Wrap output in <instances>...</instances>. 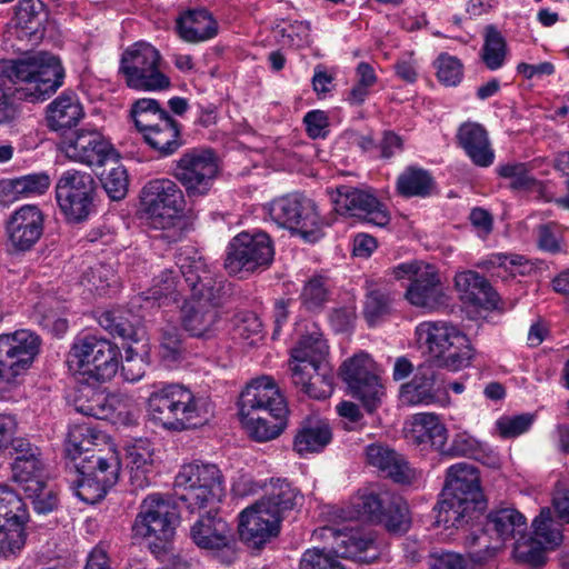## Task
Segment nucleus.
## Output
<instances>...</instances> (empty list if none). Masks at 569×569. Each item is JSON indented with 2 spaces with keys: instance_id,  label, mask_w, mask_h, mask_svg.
Wrapping results in <instances>:
<instances>
[{
  "instance_id": "nucleus-52",
  "label": "nucleus",
  "mask_w": 569,
  "mask_h": 569,
  "mask_svg": "<svg viewBox=\"0 0 569 569\" xmlns=\"http://www.w3.org/2000/svg\"><path fill=\"white\" fill-rule=\"evenodd\" d=\"M333 391V376L327 361L316 363L313 372L308 376V387L305 393L315 399H326Z\"/></svg>"
},
{
  "instance_id": "nucleus-2",
  "label": "nucleus",
  "mask_w": 569,
  "mask_h": 569,
  "mask_svg": "<svg viewBox=\"0 0 569 569\" xmlns=\"http://www.w3.org/2000/svg\"><path fill=\"white\" fill-rule=\"evenodd\" d=\"M176 264L190 291L180 307L181 329L191 338L210 339L221 321L227 283L216 276L193 248L180 250Z\"/></svg>"
},
{
  "instance_id": "nucleus-42",
  "label": "nucleus",
  "mask_w": 569,
  "mask_h": 569,
  "mask_svg": "<svg viewBox=\"0 0 569 569\" xmlns=\"http://www.w3.org/2000/svg\"><path fill=\"white\" fill-rule=\"evenodd\" d=\"M130 116L139 132L144 136L159 122L169 119L171 116L162 109L156 99L142 98L134 101L131 106Z\"/></svg>"
},
{
  "instance_id": "nucleus-22",
  "label": "nucleus",
  "mask_w": 569,
  "mask_h": 569,
  "mask_svg": "<svg viewBox=\"0 0 569 569\" xmlns=\"http://www.w3.org/2000/svg\"><path fill=\"white\" fill-rule=\"evenodd\" d=\"M320 535L326 540H331V549L336 557L350 558L366 563L377 558L376 541L370 531L360 528L323 527Z\"/></svg>"
},
{
  "instance_id": "nucleus-26",
  "label": "nucleus",
  "mask_w": 569,
  "mask_h": 569,
  "mask_svg": "<svg viewBox=\"0 0 569 569\" xmlns=\"http://www.w3.org/2000/svg\"><path fill=\"white\" fill-rule=\"evenodd\" d=\"M280 521L263 511L259 503L246 508L239 516L241 540L252 549L262 548L280 530Z\"/></svg>"
},
{
  "instance_id": "nucleus-47",
  "label": "nucleus",
  "mask_w": 569,
  "mask_h": 569,
  "mask_svg": "<svg viewBox=\"0 0 569 569\" xmlns=\"http://www.w3.org/2000/svg\"><path fill=\"white\" fill-rule=\"evenodd\" d=\"M392 311V298L390 293L379 287L370 288L367 291L363 316L369 323L373 327L382 321Z\"/></svg>"
},
{
  "instance_id": "nucleus-64",
  "label": "nucleus",
  "mask_w": 569,
  "mask_h": 569,
  "mask_svg": "<svg viewBox=\"0 0 569 569\" xmlns=\"http://www.w3.org/2000/svg\"><path fill=\"white\" fill-rule=\"evenodd\" d=\"M429 566L431 569H477L462 555L456 552L432 553Z\"/></svg>"
},
{
  "instance_id": "nucleus-4",
  "label": "nucleus",
  "mask_w": 569,
  "mask_h": 569,
  "mask_svg": "<svg viewBox=\"0 0 569 569\" xmlns=\"http://www.w3.org/2000/svg\"><path fill=\"white\" fill-rule=\"evenodd\" d=\"M151 419L163 428L182 431L203 426L213 413L209 398L179 383H160L148 397Z\"/></svg>"
},
{
  "instance_id": "nucleus-41",
  "label": "nucleus",
  "mask_w": 569,
  "mask_h": 569,
  "mask_svg": "<svg viewBox=\"0 0 569 569\" xmlns=\"http://www.w3.org/2000/svg\"><path fill=\"white\" fill-rule=\"evenodd\" d=\"M250 436L260 442L277 438L287 426L288 413L270 412L240 416Z\"/></svg>"
},
{
  "instance_id": "nucleus-53",
  "label": "nucleus",
  "mask_w": 569,
  "mask_h": 569,
  "mask_svg": "<svg viewBox=\"0 0 569 569\" xmlns=\"http://www.w3.org/2000/svg\"><path fill=\"white\" fill-rule=\"evenodd\" d=\"M22 492L31 501L32 508L38 515L51 513L60 505L57 491L48 485L47 479L32 486V491L24 489Z\"/></svg>"
},
{
  "instance_id": "nucleus-57",
  "label": "nucleus",
  "mask_w": 569,
  "mask_h": 569,
  "mask_svg": "<svg viewBox=\"0 0 569 569\" xmlns=\"http://www.w3.org/2000/svg\"><path fill=\"white\" fill-rule=\"evenodd\" d=\"M99 325L112 336L122 339H133L136 336L134 326L124 317L122 310H108L100 315Z\"/></svg>"
},
{
  "instance_id": "nucleus-36",
  "label": "nucleus",
  "mask_w": 569,
  "mask_h": 569,
  "mask_svg": "<svg viewBox=\"0 0 569 569\" xmlns=\"http://www.w3.org/2000/svg\"><path fill=\"white\" fill-rule=\"evenodd\" d=\"M332 439V431L326 420L317 417L305 418L295 436L293 450L305 456L323 450Z\"/></svg>"
},
{
  "instance_id": "nucleus-43",
  "label": "nucleus",
  "mask_w": 569,
  "mask_h": 569,
  "mask_svg": "<svg viewBox=\"0 0 569 569\" xmlns=\"http://www.w3.org/2000/svg\"><path fill=\"white\" fill-rule=\"evenodd\" d=\"M96 439L97 435L87 426H76L69 431L66 453L72 465L88 459L91 453L101 455L100 450L93 448Z\"/></svg>"
},
{
  "instance_id": "nucleus-45",
  "label": "nucleus",
  "mask_w": 569,
  "mask_h": 569,
  "mask_svg": "<svg viewBox=\"0 0 569 569\" xmlns=\"http://www.w3.org/2000/svg\"><path fill=\"white\" fill-rule=\"evenodd\" d=\"M332 283L329 278L315 276L303 286L300 299L302 306L309 311H319L330 300Z\"/></svg>"
},
{
  "instance_id": "nucleus-29",
  "label": "nucleus",
  "mask_w": 569,
  "mask_h": 569,
  "mask_svg": "<svg viewBox=\"0 0 569 569\" xmlns=\"http://www.w3.org/2000/svg\"><path fill=\"white\" fill-rule=\"evenodd\" d=\"M178 36L188 43H199L218 34V22L207 9H188L176 19Z\"/></svg>"
},
{
  "instance_id": "nucleus-63",
  "label": "nucleus",
  "mask_w": 569,
  "mask_h": 569,
  "mask_svg": "<svg viewBox=\"0 0 569 569\" xmlns=\"http://www.w3.org/2000/svg\"><path fill=\"white\" fill-rule=\"evenodd\" d=\"M437 76L440 82L446 86H457L462 78V64L448 53H441L437 59Z\"/></svg>"
},
{
  "instance_id": "nucleus-18",
  "label": "nucleus",
  "mask_w": 569,
  "mask_h": 569,
  "mask_svg": "<svg viewBox=\"0 0 569 569\" xmlns=\"http://www.w3.org/2000/svg\"><path fill=\"white\" fill-rule=\"evenodd\" d=\"M397 279L407 278L410 284L406 298L410 303L436 309L443 303V292L437 269L422 261L406 262L393 269Z\"/></svg>"
},
{
  "instance_id": "nucleus-25",
  "label": "nucleus",
  "mask_w": 569,
  "mask_h": 569,
  "mask_svg": "<svg viewBox=\"0 0 569 569\" xmlns=\"http://www.w3.org/2000/svg\"><path fill=\"white\" fill-rule=\"evenodd\" d=\"M431 362L420 365L411 381L400 388V400L403 405H430L438 400V395L447 387L442 375Z\"/></svg>"
},
{
  "instance_id": "nucleus-8",
  "label": "nucleus",
  "mask_w": 569,
  "mask_h": 569,
  "mask_svg": "<svg viewBox=\"0 0 569 569\" xmlns=\"http://www.w3.org/2000/svg\"><path fill=\"white\" fill-rule=\"evenodd\" d=\"M351 508L346 518L381 523L389 532H405L410 525L407 502L390 490L362 493L352 501Z\"/></svg>"
},
{
  "instance_id": "nucleus-12",
  "label": "nucleus",
  "mask_w": 569,
  "mask_h": 569,
  "mask_svg": "<svg viewBox=\"0 0 569 569\" xmlns=\"http://www.w3.org/2000/svg\"><path fill=\"white\" fill-rule=\"evenodd\" d=\"M161 56L151 44L138 42L123 51L119 71L134 90L158 91L170 87V79L159 69Z\"/></svg>"
},
{
  "instance_id": "nucleus-11",
  "label": "nucleus",
  "mask_w": 569,
  "mask_h": 569,
  "mask_svg": "<svg viewBox=\"0 0 569 569\" xmlns=\"http://www.w3.org/2000/svg\"><path fill=\"white\" fill-rule=\"evenodd\" d=\"M339 376L347 386V392L361 402L367 412H375L386 396L375 360L366 352H359L346 359Z\"/></svg>"
},
{
  "instance_id": "nucleus-51",
  "label": "nucleus",
  "mask_w": 569,
  "mask_h": 569,
  "mask_svg": "<svg viewBox=\"0 0 569 569\" xmlns=\"http://www.w3.org/2000/svg\"><path fill=\"white\" fill-rule=\"evenodd\" d=\"M327 350L328 346L322 339V335L315 327L308 335L301 336L291 351V358L292 360H313L312 362L326 361Z\"/></svg>"
},
{
  "instance_id": "nucleus-33",
  "label": "nucleus",
  "mask_w": 569,
  "mask_h": 569,
  "mask_svg": "<svg viewBox=\"0 0 569 569\" xmlns=\"http://www.w3.org/2000/svg\"><path fill=\"white\" fill-rule=\"evenodd\" d=\"M211 490L197 486H174V507L181 518L191 520L196 513L206 510H218V506L224 495L214 493Z\"/></svg>"
},
{
  "instance_id": "nucleus-32",
  "label": "nucleus",
  "mask_w": 569,
  "mask_h": 569,
  "mask_svg": "<svg viewBox=\"0 0 569 569\" xmlns=\"http://www.w3.org/2000/svg\"><path fill=\"white\" fill-rule=\"evenodd\" d=\"M408 441L422 449L443 450L448 431L436 413L423 412L413 416L410 429L406 433Z\"/></svg>"
},
{
  "instance_id": "nucleus-50",
  "label": "nucleus",
  "mask_w": 569,
  "mask_h": 569,
  "mask_svg": "<svg viewBox=\"0 0 569 569\" xmlns=\"http://www.w3.org/2000/svg\"><path fill=\"white\" fill-rule=\"evenodd\" d=\"M28 519H10L0 523V556L8 558L22 549L26 542L24 525Z\"/></svg>"
},
{
  "instance_id": "nucleus-6",
  "label": "nucleus",
  "mask_w": 569,
  "mask_h": 569,
  "mask_svg": "<svg viewBox=\"0 0 569 569\" xmlns=\"http://www.w3.org/2000/svg\"><path fill=\"white\" fill-rule=\"evenodd\" d=\"M120 357V349L117 345L94 335H86L73 341L68 362L87 377V381L101 383L116 376Z\"/></svg>"
},
{
  "instance_id": "nucleus-14",
  "label": "nucleus",
  "mask_w": 569,
  "mask_h": 569,
  "mask_svg": "<svg viewBox=\"0 0 569 569\" xmlns=\"http://www.w3.org/2000/svg\"><path fill=\"white\" fill-rule=\"evenodd\" d=\"M172 174L189 198L203 197L209 193L218 178V157L211 149L192 148L174 161Z\"/></svg>"
},
{
  "instance_id": "nucleus-13",
  "label": "nucleus",
  "mask_w": 569,
  "mask_h": 569,
  "mask_svg": "<svg viewBox=\"0 0 569 569\" xmlns=\"http://www.w3.org/2000/svg\"><path fill=\"white\" fill-rule=\"evenodd\" d=\"M40 336L28 329L0 335V383L16 385L40 353Z\"/></svg>"
},
{
  "instance_id": "nucleus-23",
  "label": "nucleus",
  "mask_w": 569,
  "mask_h": 569,
  "mask_svg": "<svg viewBox=\"0 0 569 569\" xmlns=\"http://www.w3.org/2000/svg\"><path fill=\"white\" fill-rule=\"evenodd\" d=\"M280 412L288 413L284 398L274 381L267 376L252 380L247 385L239 398V415Z\"/></svg>"
},
{
  "instance_id": "nucleus-15",
  "label": "nucleus",
  "mask_w": 569,
  "mask_h": 569,
  "mask_svg": "<svg viewBox=\"0 0 569 569\" xmlns=\"http://www.w3.org/2000/svg\"><path fill=\"white\" fill-rule=\"evenodd\" d=\"M180 517L174 503L159 493L149 495L140 505L132 525L137 538H154L152 542L169 543Z\"/></svg>"
},
{
  "instance_id": "nucleus-1",
  "label": "nucleus",
  "mask_w": 569,
  "mask_h": 569,
  "mask_svg": "<svg viewBox=\"0 0 569 569\" xmlns=\"http://www.w3.org/2000/svg\"><path fill=\"white\" fill-rule=\"evenodd\" d=\"M487 499L475 466L459 462L447 469L445 487L438 502L437 523L446 529L471 527L465 543L476 563L493 558L507 540L525 539L527 521L515 508H502L485 516Z\"/></svg>"
},
{
  "instance_id": "nucleus-55",
  "label": "nucleus",
  "mask_w": 569,
  "mask_h": 569,
  "mask_svg": "<svg viewBox=\"0 0 569 569\" xmlns=\"http://www.w3.org/2000/svg\"><path fill=\"white\" fill-rule=\"evenodd\" d=\"M10 519H29L21 497L7 483H0V523Z\"/></svg>"
},
{
  "instance_id": "nucleus-3",
  "label": "nucleus",
  "mask_w": 569,
  "mask_h": 569,
  "mask_svg": "<svg viewBox=\"0 0 569 569\" xmlns=\"http://www.w3.org/2000/svg\"><path fill=\"white\" fill-rule=\"evenodd\" d=\"M64 77L60 59L47 51L0 60V124L18 117L14 99L43 101L63 84Z\"/></svg>"
},
{
  "instance_id": "nucleus-39",
  "label": "nucleus",
  "mask_w": 569,
  "mask_h": 569,
  "mask_svg": "<svg viewBox=\"0 0 569 569\" xmlns=\"http://www.w3.org/2000/svg\"><path fill=\"white\" fill-rule=\"evenodd\" d=\"M143 139L161 158L172 156L184 143L180 124L172 117L159 122L156 128L143 136Z\"/></svg>"
},
{
  "instance_id": "nucleus-7",
  "label": "nucleus",
  "mask_w": 569,
  "mask_h": 569,
  "mask_svg": "<svg viewBox=\"0 0 569 569\" xmlns=\"http://www.w3.org/2000/svg\"><path fill=\"white\" fill-rule=\"evenodd\" d=\"M70 472L74 479L70 480L73 493L86 503H96L104 498L108 490L113 487L120 473V461L114 452L107 456L94 455L77 465H72Z\"/></svg>"
},
{
  "instance_id": "nucleus-35",
  "label": "nucleus",
  "mask_w": 569,
  "mask_h": 569,
  "mask_svg": "<svg viewBox=\"0 0 569 569\" xmlns=\"http://www.w3.org/2000/svg\"><path fill=\"white\" fill-rule=\"evenodd\" d=\"M366 455L370 466L377 468L385 477L392 479L395 482L405 485L412 480V470L397 451L380 445H370Z\"/></svg>"
},
{
  "instance_id": "nucleus-49",
  "label": "nucleus",
  "mask_w": 569,
  "mask_h": 569,
  "mask_svg": "<svg viewBox=\"0 0 569 569\" xmlns=\"http://www.w3.org/2000/svg\"><path fill=\"white\" fill-rule=\"evenodd\" d=\"M41 0H19L14 12L16 26L29 34L36 33L46 20Z\"/></svg>"
},
{
  "instance_id": "nucleus-60",
  "label": "nucleus",
  "mask_w": 569,
  "mask_h": 569,
  "mask_svg": "<svg viewBox=\"0 0 569 569\" xmlns=\"http://www.w3.org/2000/svg\"><path fill=\"white\" fill-rule=\"evenodd\" d=\"M92 393L91 399L83 401L82 397H78L74 401L76 410L84 416L93 417L96 419H107L112 413L113 408L108 403V399L103 393L94 392L89 389Z\"/></svg>"
},
{
  "instance_id": "nucleus-16",
  "label": "nucleus",
  "mask_w": 569,
  "mask_h": 569,
  "mask_svg": "<svg viewBox=\"0 0 569 569\" xmlns=\"http://www.w3.org/2000/svg\"><path fill=\"white\" fill-rule=\"evenodd\" d=\"M140 206L154 226L164 229L180 217L184 209V196L173 180L156 178L142 187Z\"/></svg>"
},
{
  "instance_id": "nucleus-37",
  "label": "nucleus",
  "mask_w": 569,
  "mask_h": 569,
  "mask_svg": "<svg viewBox=\"0 0 569 569\" xmlns=\"http://www.w3.org/2000/svg\"><path fill=\"white\" fill-rule=\"evenodd\" d=\"M127 466L130 482L134 489H143L151 483L153 475V449L147 440H138L127 448Z\"/></svg>"
},
{
  "instance_id": "nucleus-40",
  "label": "nucleus",
  "mask_w": 569,
  "mask_h": 569,
  "mask_svg": "<svg viewBox=\"0 0 569 569\" xmlns=\"http://www.w3.org/2000/svg\"><path fill=\"white\" fill-rule=\"evenodd\" d=\"M179 273L181 272L179 271ZM186 288L188 287L183 277L179 279L174 270L167 269L154 278L153 286L148 291L141 293V299L144 301L153 300L158 306L169 305L178 302Z\"/></svg>"
},
{
  "instance_id": "nucleus-44",
  "label": "nucleus",
  "mask_w": 569,
  "mask_h": 569,
  "mask_svg": "<svg viewBox=\"0 0 569 569\" xmlns=\"http://www.w3.org/2000/svg\"><path fill=\"white\" fill-rule=\"evenodd\" d=\"M433 179L428 171L408 168L397 180V190L403 197H427L431 193Z\"/></svg>"
},
{
  "instance_id": "nucleus-10",
  "label": "nucleus",
  "mask_w": 569,
  "mask_h": 569,
  "mask_svg": "<svg viewBox=\"0 0 569 569\" xmlns=\"http://www.w3.org/2000/svg\"><path fill=\"white\" fill-rule=\"evenodd\" d=\"M270 218L282 228L300 234L308 242L322 237L325 226L316 202L302 193L274 199L269 207Z\"/></svg>"
},
{
  "instance_id": "nucleus-34",
  "label": "nucleus",
  "mask_w": 569,
  "mask_h": 569,
  "mask_svg": "<svg viewBox=\"0 0 569 569\" xmlns=\"http://www.w3.org/2000/svg\"><path fill=\"white\" fill-rule=\"evenodd\" d=\"M83 117L82 106L73 92H63L47 107V126L53 131H60L61 136L73 131Z\"/></svg>"
},
{
  "instance_id": "nucleus-9",
  "label": "nucleus",
  "mask_w": 569,
  "mask_h": 569,
  "mask_svg": "<svg viewBox=\"0 0 569 569\" xmlns=\"http://www.w3.org/2000/svg\"><path fill=\"white\" fill-rule=\"evenodd\" d=\"M98 197L94 178L84 171L69 169L56 183V199L69 223H81L96 211Z\"/></svg>"
},
{
  "instance_id": "nucleus-21",
  "label": "nucleus",
  "mask_w": 569,
  "mask_h": 569,
  "mask_svg": "<svg viewBox=\"0 0 569 569\" xmlns=\"http://www.w3.org/2000/svg\"><path fill=\"white\" fill-rule=\"evenodd\" d=\"M532 528L535 538L530 541L518 539L516 552L519 559L538 567L546 562L545 549H553L559 546L562 541V533L549 508L541 509L532 522Z\"/></svg>"
},
{
  "instance_id": "nucleus-38",
  "label": "nucleus",
  "mask_w": 569,
  "mask_h": 569,
  "mask_svg": "<svg viewBox=\"0 0 569 569\" xmlns=\"http://www.w3.org/2000/svg\"><path fill=\"white\" fill-rule=\"evenodd\" d=\"M174 486H197L211 490V493L224 495L222 475L216 465L193 462L181 467L176 476Z\"/></svg>"
},
{
  "instance_id": "nucleus-24",
  "label": "nucleus",
  "mask_w": 569,
  "mask_h": 569,
  "mask_svg": "<svg viewBox=\"0 0 569 569\" xmlns=\"http://www.w3.org/2000/svg\"><path fill=\"white\" fill-rule=\"evenodd\" d=\"M43 213L37 206L26 204L17 209L6 224L12 247L19 251L30 250L43 233Z\"/></svg>"
},
{
  "instance_id": "nucleus-5",
  "label": "nucleus",
  "mask_w": 569,
  "mask_h": 569,
  "mask_svg": "<svg viewBox=\"0 0 569 569\" xmlns=\"http://www.w3.org/2000/svg\"><path fill=\"white\" fill-rule=\"evenodd\" d=\"M418 342L428 349L429 362L450 371L469 366L472 358L469 340L456 326L446 321H425L416 328Z\"/></svg>"
},
{
  "instance_id": "nucleus-59",
  "label": "nucleus",
  "mask_w": 569,
  "mask_h": 569,
  "mask_svg": "<svg viewBox=\"0 0 569 569\" xmlns=\"http://www.w3.org/2000/svg\"><path fill=\"white\" fill-rule=\"evenodd\" d=\"M439 452L445 456H465L476 460H480L483 456V450L479 442L468 433L456 435L451 445L449 447L445 445L443 450H440Z\"/></svg>"
},
{
  "instance_id": "nucleus-31",
  "label": "nucleus",
  "mask_w": 569,
  "mask_h": 569,
  "mask_svg": "<svg viewBox=\"0 0 569 569\" xmlns=\"http://www.w3.org/2000/svg\"><path fill=\"white\" fill-rule=\"evenodd\" d=\"M455 283L466 303L492 310L498 307L499 296L488 280L476 271H463L455 277Z\"/></svg>"
},
{
  "instance_id": "nucleus-61",
  "label": "nucleus",
  "mask_w": 569,
  "mask_h": 569,
  "mask_svg": "<svg viewBox=\"0 0 569 569\" xmlns=\"http://www.w3.org/2000/svg\"><path fill=\"white\" fill-rule=\"evenodd\" d=\"M107 194L112 200H121L128 192L129 179L126 168L117 164L101 179Z\"/></svg>"
},
{
  "instance_id": "nucleus-62",
  "label": "nucleus",
  "mask_w": 569,
  "mask_h": 569,
  "mask_svg": "<svg viewBox=\"0 0 569 569\" xmlns=\"http://www.w3.org/2000/svg\"><path fill=\"white\" fill-rule=\"evenodd\" d=\"M533 419L531 413L505 416L497 420L496 427L502 438H516L530 429Z\"/></svg>"
},
{
  "instance_id": "nucleus-48",
  "label": "nucleus",
  "mask_w": 569,
  "mask_h": 569,
  "mask_svg": "<svg viewBox=\"0 0 569 569\" xmlns=\"http://www.w3.org/2000/svg\"><path fill=\"white\" fill-rule=\"evenodd\" d=\"M11 479L16 482L22 491L29 489L32 491V486L43 482L47 479L44 475V461L42 456L36 457L29 461L12 462L11 463Z\"/></svg>"
},
{
  "instance_id": "nucleus-46",
  "label": "nucleus",
  "mask_w": 569,
  "mask_h": 569,
  "mask_svg": "<svg viewBox=\"0 0 569 569\" xmlns=\"http://www.w3.org/2000/svg\"><path fill=\"white\" fill-rule=\"evenodd\" d=\"M483 38L482 60L488 69L497 70L502 67L506 59V39L493 24L485 28Z\"/></svg>"
},
{
  "instance_id": "nucleus-28",
  "label": "nucleus",
  "mask_w": 569,
  "mask_h": 569,
  "mask_svg": "<svg viewBox=\"0 0 569 569\" xmlns=\"http://www.w3.org/2000/svg\"><path fill=\"white\" fill-rule=\"evenodd\" d=\"M458 146L466 152L471 162L480 168L490 167L495 161V151L491 147L489 133L478 122H465L458 128Z\"/></svg>"
},
{
  "instance_id": "nucleus-19",
  "label": "nucleus",
  "mask_w": 569,
  "mask_h": 569,
  "mask_svg": "<svg viewBox=\"0 0 569 569\" xmlns=\"http://www.w3.org/2000/svg\"><path fill=\"white\" fill-rule=\"evenodd\" d=\"M339 214L361 218L377 227H385L390 216L385 206L371 193L350 186L328 191Z\"/></svg>"
},
{
  "instance_id": "nucleus-30",
  "label": "nucleus",
  "mask_w": 569,
  "mask_h": 569,
  "mask_svg": "<svg viewBox=\"0 0 569 569\" xmlns=\"http://www.w3.org/2000/svg\"><path fill=\"white\" fill-rule=\"evenodd\" d=\"M302 499L300 492L286 479H271L266 487L264 496L257 501L263 511L277 518L280 522L290 513Z\"/></svg>"
},
{
  "instance_id": "nucleus-56",
  "label": "nucleus",
  "mask_w": 569,
  "mask_h": 569,
  "mask_svg": "<svg viewBox=\"0 0 569 569\" xmlns=\"http://www.w3.org/2000/svg\"><path fill=\"white\" fill-rule=\"evenodd\" d=\"M332 549H307L300 559L299 569H346Z\"/></svg>"
},
{
  "instance_id": "nucleus-20",
  "label": "nucleus",
  "mask_w": 569,
  "mask_h": 569,
  "mask_svg": "<svg viewBox=\"0 0 569 569\" xmlns=\"http://www.w3.org/2000/svg\"><path fill=\"white\" fill-rule=\"evenodd\" d=\"M59 149L67 158L88 166H102L116 151L97 130H74L62 134Z\"/></svg>"
},
{
  "instance_id": "nucleus-27",
  "label": "nucleus",
  "mask_w": 569,
  "mask_h": 569,
  "mask_svg": "<svg viewBox=\"0 0 569 569\" xmlns=\"http://www.w3.org/2000/svg\"><path fill=\"white\" fill-rule=\"evenodd\" d=\"M197 519L190 527L192 541L202 549H222L232 541V529L218 516V510H206L194 515Z\"/></svg>"
},
{
  "instance_id": "nucleus-58",
  "label": "nucleus",
  "mask_w": 569,
  "mask_h": 569,
  "mask_svg": "<svg viewBox=\"0 0 569 569\" xmlns=\"http://www.w3.org/2000/svg\"><path fill=\"white\" fill-rule=\"evenodd\" d=\"M183 339L180 329L167 326L161 330L160 356L164 361L176 362L183 355Z\"/></svg>"
},
{
  "instance_id": "nucleus-54",
  "label": "nucleus",
  "mask_w": 569,
  "mask_h": 569,
  "mask_svg": "<svg viewBox=\"0 0 569 569\" xmlns=\"http://www.w3.org/2000/svg\"><path fill=\"white\" fill-rule=\"evenodd\" d=\"M116 282V274L111 266L97 263L90 267L81 277V283L91 292L103 296L112 283Z\"/></svg>"
},
{
  "instance_id": "nucleus-17",
  "label": "nucleus",
  "mask_w": 569,
  "mask_h": 569,
  "mask_svg": "<svg viewBox=\"0 0 569 569\" xmlns=\"http://www.w3.org/2000/svg\"><path fill=\"white\" fill-rule=\"evenodd\" d=\"M273 256V246L267 233L241 232L228 246L224 269L233 276L254 272L269 267Z\"/></svg>"
}]
</instances>
